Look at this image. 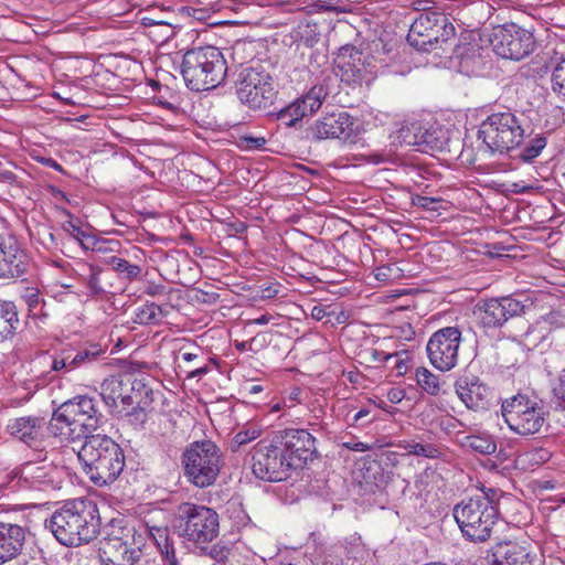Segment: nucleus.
I'll list each match as a JSON object with an SVG mask.
<instances>
[{
  "mask_svg": "<svg viewBox=\"0 0 565 565\" xmlns=\"http://www.w3.org/2000/svg\"><path fill=\"white\" fill-rule=\"evenodd\" d=\"M45 527L65 546L89 543L102 531L97 503L87 498L67 501L45 520Z\"/></svg>",
  "mask_w": 565,
  "mask_h": 565,
  "instance_id": "1",
  "label": "nucleus"
},
{
  "mask_svg": "<svg viewBox=\"0 0 565 565\" xmlns=\"http://www.w3.org/2000/svg\"><path fill=\"white\" fill-rule=\"evenodd\" d=\"M502 497L501 490L482 487L478 493L462 499L454 507V518L466 540L482 543L490 539L500 515L499 503Z\"/></svg>",
  "mask_w": 565,
  "mask_h": 565,
  "instance_id": "2",
  "label": "nucleus"
},
{
  "mask_svg": "<svg viewBox=\"0 0 565 565\" xmlns=\"http://www.w3.org/2000/svg\"><path fill=\"white\" fill-rule=\"evenodd\" d=\"M106 422L99 409V398L77 395L62 403L52 414L47 430L55 437L68 434L73 440L87 439Z\"/></svg>",
  "mask_w": 565,
  "mask_h": 565,
  "instance_id": "3",
  "label": "nucleus"
},
{
  "mask_svg": "<svg viewBox=\"0 0 565 565\" xmlns=\"http://www.w3.org/2000/svg\"><path fill=\"white\" fill-rule=\"evenodd\" d=\"M77 457L84 472L97 487L114 483L121 475L126 463L124 449L105 434L88 436L77 452Z\"/></svg>",
  "mask_w": 565,
  "mask_h": 565,
  "instance_id": "4",
  "label": "nucleus"
},
{
  "mask_svg": "<svg viewBox=\"0 0 565 565\" xmlns=\"http://www.w3.org/2000/svg\"><path fill=\"white\" fill-rule=\"evenodd\" d=\"M227 63L222 51L215 46H198L188 50L181 61L180 73L185 86L193 92L218 87L227 75Z\"/></svg>",
  "mask_w": 565,
  "mask_h": 565,
  "instance_id": "5",
  "label": "nucleus"
},
{
  "mask_svg": "<svg viewBox=\"0 0 565 565\" xmlns=\"http://www.w3.org/2000/svg\"><path fill=\"white\" fill-rule=\"evenodd\" d=\"M523 114L505 109L490 114L479 126L477 137L482 140L486 151L509 154L519 149L524 140Z\"/></svg>",
  "mask_w": 565,
  "mask_h": 565,
  "instance_id": "6",
  "label": "nucleus"
},
{
  "mask_svg": "<svg viewBox=\"0 0 565 565\" xmlns=\"http://www.w3.org/2000/svg\"><path fill=\"white\" fill-rule=\"evenodd\" d=\"M98 556L102 565H136L141 561L137 531L124 516L114 518L104 526Z\"/></svg>",
  "mask_w": 565,
  "mask_h": 565,
  "instance_id": "7",
  "label": "nucleus"
},
{
  "mask_svg": "<svg viewBox=\"0 0 565 565\" xmlns=\"http://www.w3.org/2000/svg\"><path fill=\"white\" fill-rule=\"evenodd\" d=\"M172 526L179 537L206 552L207 544L218 536V514L209 507L183 502L173 514Z\"/></svg>",
  "mask_w": 565,
  "mask_h": 565,
  "instance_id": "8",
  "label": "nucleus"
},
{
  "mask_svg": "<svg viewBox=\"0 0 565 565\" xmlns=\"http://www.w3.org/2000/svg\"><path fill=\"white\" fill-rule=\"evenodd\" d=\"M234 84L238 100L252 110H268L278 96L275 77L260 64L243 67Z\"/></svg>",
  "mask_w": 565,
  "mask_h": 565,
  "instance_id": "9",
  "label": "nucleus"
},
{
  "mask_svg": "<svg viewBox=\"0 0 565 565\" xmlns=\"http://www.w3.org/2000/svg\"><path fill=\"white\" fill-rule=\"evenodd\" d=\"M181 462L188 481L202 489L215 483L223 463L220 448L210 439L189 444Z\"/></svg>",
  "mask_w": 565,
  "mask_h": 565,
  "instance_id": "10",
  "label": "nucleus"
},
{
  "mask_svg": "<svg viewBox=\"0 0 565 565\" xmlns=\"http://www.w3.org/2000/svg\"><path fill=\"white\" fill-rule=\"evenodd\" d=\"M501 413L508 427L523 437L540 433L550 414L542 399L522 393L504 399Z\"/></svg>",
  "mask_w": 565,
  "mask_h": 565,
  "instance_id": "11",
  "label": "nucleus"
},
{
  "mask_svg": "<svg viewBox=\"0 0 565 565\" xmlns=\"http://www.w3.org/2000/svg\"><path fill=\"white\" fill-rule=\"evenodd\" d=\"M456 30L449 19L439 12L420 13L412 23L407 42L419 52L446 50L452 44Z\"/></svg>",
  "mask_w": 565,
  "mask_h": 565,
  "instance_id": "12",
  "label": "nucleus"
},
{
  "mask_svg": "<svg viewBox=\"0 0 565 565\" xmlns=\"http://www.w3.org/2000/svg\"><path fill=\"white\" fill-rule=\"evenodd\" d=\"M490 43L497 55L513 61L530 56L537 47L533 32L514 22L494 26Z\"/></svg>",
  "mask_w": 565,
  "mask_h": 565,
  "instance_id": "13",
  "label": "nucleus"
},
{
  "mask_svg": "<svg viewBox=\"0 0 565 565\" xmlns=\"http://www.w3.org/2000/svg\"><path fill=\"white\" fill-rule=\"evenodd\" d=\"M252 471L260 480L279 482L286 480L291 466L287 461L275 436L271 440H260L252 449Z\"/></svg>",
  "mask_w": 565,
  "mask_h": 565,
  "instance_id": "14",
  "label": "nucleus"
},
{
  "mask_svg": "<svg viewBox=\"0 0 565 565\" xmlns=\"http://www.w3.org/2000/svg\"><path fill=\"white\" fill-rule=\"evenodd\" d=\"M461 340L458 327H445L435 331L426 344L430 364L440 372L452 370L458 364Z\"/></svg>",
  "mask_w": 565,
  "mask_h": 565,
  "instance_id": "15",
  "label": "nucleus"
},
{
  "mask_svg": "<svg viewBox=\"0 0 565 565\" xmlns=\"http://www.w3.org/2000/svg\"><path fill=\"white\" fill-rule=\"evenodd\" d=\"M274 436L292 470L303 468L318 455L316 438L307 429L288 428Z\"/></svg>",
  "mask_w": 565,
  "mask_h": 565,
  "instance_id": "16",
  "label": "nucleus"
},
{
  "mask_svg": "<svg viewBox=\"0 0 565 565\" xmlns=\"http://www.w3.org/2000/svg\"><path fill=\"white\" fill-rule=\"evenodd\" d=\"M359 134L358 119L347 111L328 114L315 120L306 130V137L316 141L334 138L345 142H355Z\"/></svg>",
  "mask_w": 565,
  "mask_h": 565,
  "instance_id": "17",
  "label": "nucleus"
},
{
  "mask_svg": "<svg viewBox=\"0 0 565 565\" xmlns=\"http://www.w3.org/2000/svg\"><path fill=\"white\" fill-rule=\"evenodd\" d=\"M396 138L401 146L415 147L417 151L433 154L447 148L449 131L441 126L426 128L419 122H412L403 126Z\"/></svg>",
  "mask_w": 565,
  "mask_h": 565,
  "instance_id": "18",
  "label": "nucleus"
},
{
  "mask_svg": "<svg viewBox=\"0 0 565 565\" xmlns=\"http://www.w3.org/2000/svg\"><path fill=\"white\" fill-rule=\"evenodd\" d=\"M531 305L513 298L512 296L491 298L481 301L477 306V315L479 324L484 329L501 328L509 319L520 317L525 313Z\"/></svg>",
  "mask_w": 565,
  "mask_h": 565,
  "instance_id": "19",
  "label": "nucleus"
},
{
  "mask_svg": "<svg viewBox=\"0 0 565 565\" xmlns=\"http://www.w3.org/2000/svg\"><path fill=\"white\" fill-rule=\"evenodd\" d=\"M17 479L20 488L39 491L60 489L62 470L52 462L28 461L13 471L12 480Z\"/></svg>",
  "mask_w": 565,
  "mask_h": 565,
  "instance_id": "20",
  "label": "nucleus"
},
{
  "mask_svg": "<svg viewBox=\"0 0 565 565\" xmlns=\"http://www.w3.org/2000/svg\"><path fill=\"white\" fill-rule=\"evenodd\" d=\"M337 75L349 85L369 82L372 75V65L361 51L351 45L342 46L337 58Z\"/></svg>",
  "mask_w": 565,
  "mask_h": 565,
  "instance_id": "21",
  "label": "nucleus"
},
{
  "mask_svg": "<svg viewBox=\"0 0 565 565\" xmlns=\"http://www.w3.org/2000/svg\"><path fill=\"white\" fill-rule=\"evenodd\" d=\"M455 391L467 408L487 409L493 398L492 390L477 375L463 373L455 382Z\"/></svg>",
  "mask_w": 565,
  "mask_h": 565,
  "instance_id": "22",
  "label": "nucleus"
},
{
  "mask_svg": "<svg viewBox=\"0 0 565 565\" xmlns=\"http://www.w3.org/2000/svg\"><path fill=\"white\" fill-rule=\"evenodd\" d=\"M29 533L26 525L0 516V565L21 555Z\"/></svg>",
  "mask_w": 565,
  "mask_h": 565,
  "instance_id": "23",
  "label": "nucleus"
},
{
  "mask_svg": "<svg viewBox=\"0 0 565 565\" xmlns=\"http://www.w3.org/2000/svg\"><path fill=\"white\" fill-rule=\"evenodd\" d=\"M28 266V255L13 236L0 237V278H17Z\"/></svg>",
  "mask_w": 565,
  "mask_h": 565,
  "instance_id": "24",
  "label": "nucleus"
},
{
  "mask_svg": "<svg viewBox=\"0 0 565 565\" xmlns=\"http://www.w3.org/2000/svg\"><path fill=\"white\" fill-rule=\"evenodd\" d=\"M129 377L111 376L102 383L100 398L111 414L124 413L131 406Z\"/></svg>",
  "mask_w": 565,
  "mask_h": 565,
  "instance_id": "25",
  "label": "nucleus"
},
{
  "mask_svg": "<svg viewBox=\"0 0 565 565\" xmlns=\"http://www.w3.org/2000/svg\"><path fill=\"white\" fill-rule=\"evenodd\" d=\"M46 422L43 417L26 416L10 422V434L30 447L38 448L44 439Z\"/></svg>",
  "mask_w": 565,
  "mask_h": 565,
  "instance_id": "26",
  "label": "nucleus"
},
{
  "mask_svg": "<svg viewBox=\"0 0 565 565\" xmlns=\"http://www.w3.org/2000/svg\"><path fill=\"white\" fill-rule=\"evenodd\" d=\"M489 563L490 565H533V557L526 546L505 541L491 548Z\"/></svg>",
  "mask_w": 565,
  "mask_h": 565,
  "instance_id": "27",
  "label": "nucleus"
},
{
  "mask_svg": "<svg viewBox=\"0 0 565 565\" xmlns=\"http://www.w3.org/2000/svg\"><path fill=\"white\" fill-rule=\"evenodd\" d=\"M21 327L17 306L12 301H0V340L12 338Z\"/></svg>",
  "mask_w": 565,
  "mask_h": 565,
  "instance_id": "28",
  "label": "nucleus"
},
{
  "mask_svg": "<svg viewBox=\"0 0 565 565\" xmlns=\"http://www.w3.org/2000/svg\"><path fill=\"white\" fill-rule=\"evenodd\" d=\"M106 350L99 343H85L81 347H72L74 365L77 369L87 366L104 359Z\"/></svg>",
  "mask_w": 565,
  "mask_h": 565,
  "instance_id": "29",
  "label": "nucleus"
},
{
  "mask_svg": "<svg viewBox=\"0 0 565 565\" xmlns=\"http://www.w3.org/2000/svg\"><path fill=\"white\" fill-rule=\"evenodd\" d=\"M169 313L167 307L154 302H146L137 308L135 313V322L145 326H158Z\"/></svg>",
  "mask_w": 565,
  "mask_h": 565,
  "instance_id": "30",
  "label": "nucleus"
},
{
  "mask_svg": "<svg viewBox=\"0 0 565 565\" xmlns=\"http://www.w3.org/2000/svg\"><path fill=\"white\" fill-rule=\"evenodd\" d=\"M547 146V136L544 132H539L529 137V140L520 149L519 153L514 157L523 163H532Z\"/></svg>",
  "mask_w": 565,
  "mask_h": 565,
  "instance_id": "31",
  "label": "nucleus"
},
{
  "mask_svg": "<svg viewBox=\"0 0 565 565\" xmlns=\"http://www.w3.org/2000/svg\"><path fill=\"white\" fill-rule=\"evenodd\" d=\"M131 406L148 407L153 402V391L143 379L130 380Z\"/></svg>",
  "mask_w": 565,
  "mask_h": 565,
  "instance_id": "32",
  "label": "nucleus"
},
{
  "mask_svg": "<svg viewBox=\"0 0 565 565\" xmlns=\"http://www.w3.org/2000/svg\"><path fill=\"white\" fill-rule=\"evenodd\" d=\"M50 359L51 371L56 372L60 376H64L65 374H68L76 370L75 365L73 364L74 361L72 354V347L70 345L56 351L54 354L50 356Z\"/></svg>",
  "mask_w": 565,
  "mask_h": 565,
  "instance_id": "33",
  "label": "nucleus"
},
{
  "mask_svg": "<svg viewBox=\"0 0 565 565\" xmlns=\"http://www.w3.org/2000/svg\"><path fill=\"white\" fill-rule=\"evenodd\" d=\"M308 115H311L309 109L301 103V99L298 98L290 105L281 108L277 114V118L286 126L291 127Z\"/></svg>",
  "mask_w": 565,
  "mask_h": 565,
  "instance_id": "34",
  "label": "nucleus"
},
{
  "mask_svg": "<svg viewBox=\"0 0 565 565\" xmlns=\"http://www.w3.org/2000/svg\"><path fill=\"white\" fill-rule=\"evenodd\" d=\"M415 379L419 387L427 394L431 396H436L439 394L441 388L440 379L438 375L434 374L427 367H417L415 372Z\"/></svg>",
  "mask_w": 565,
  "mask_h": 565,
  "instance_id": "35",
  "label": "nucleus"
},
{
  "mask_svg": "<svg viewBox=\"0 0 565 565\" xmlns=\"http://www.w3.org/2000/svg\"><path fill=\"white\" fill-rule=\"evenodd\" d=\"M463 445L480 455H491L497 450V444L489 435L467 436Z\"/></svg>",
  "mask_w": 565,
  "mask_h": 565,
  "instance_id": "36",
  "label": "nucleus"
},
{
  "mask_svg": "<svg viewBox=\"0 0 565 565\" xmlns=\"http://www.w3.org/2000/svg\"><path fill=\"white\" fill-rule=\"evenodd\" d=\"M108 264L121 278L129 281L136 279L141 274V267L139 265L130 264L128 260L117 256H111Z\"/></svg>",
  "mask_w": 565,
  "mask_h": 565,
  "instance_id": "37",
  "label": "nucleus"
},
{
  "mask_svg": "<svg viewBox=\"0 0 565 565\" xmlns=\"http://www.w3.org/2000/svg\"><path fill=\"white\" fill-rule=\"evenodd\" d=\"M550 387L555 409L565 412V371H562L555 379L551 380Z\"/></svg>",
  "mask_w": 565,
  "mask_h": 565,
  "instance_id": "38",
  "label": "nucleus"
},
{
  "mask_svg": "<svg viewBox=\"0 0 565 565\" xmlns=\"http://www.w3.org/2000/svg\"><path fill=\"white\" fill-rule=\"evenodd\" d=\"M328 92L322 85H315L303 97L301 103L307 106L310 114L317 111L327 97Z\"/></svg>",
  "mask_w": 565,
  "mask_h": 565,
  "instance_id": "39",
  "label": "nucleus"
},
{
  "mask_svg": "<svg viewBox=\"0 0 565 565\" xmlns=\"http://www.w3.org/2000/svg\"><path fill=\"white\" fill-rule=\"evenodd\" d=\"M404 449L409 455L423 456L430 459H436L441 456L440 449L434 444H422L411 441L404 446Z\"/></svg>",
  "mask_w": 565,
  "mask_h": 565,
  "instance_id": "40",
  "label": "nucleus"
},
{
  "mask_svg": "<svg viewBox=\"0 0 565 565\" xmlns=\"http://www.w3.org/2000/svg\"><path fill=\"white\" fill-rule=\"evenodd\" d=\"M551 83L552 90L565 103V58L554 67Z\"/></svg>",
  "mask_w": 565,
  "mask_h": 565,
  "instance_id": "41",
  "label": "nucleus"
},
{
  "mask_svg": "<svg viewBox=\"0 0 565 565\" xmlns=\"http://www.w3.org/2000/svg\"><path fill=\"white\" fill-rule=\"evenodd\" d=\"M146 408L147 407L143 406H130V408H127L124 413H119L118 415L126 417L130 425L139 429L143 427L148 418Z\"/></svg>",
  "mask_w": 565,
  "mask_h": 565,
  "instance_id": "42",
  "label": "nucleus"
},
{
  "mask_svg": "<svg viewBox=\"0 0 565 565\" xmlns=\"http://www.w3.org/2000/svg\"><path fill=\"white\" fill-rule=\"evenodd\" d=\"M102 270L97 267H88V274L85 277V286L89 289L90 294L94 296H100L105 294V289L100 285V275Z\"/></svg>",
  "mask_w": 565,
  "mask_h": 565,
  "instance_id": "43",
  "label": "nucleus"
},
{
  "mask_svg": "<svg viewBox=\"0 0 565 565\" xmlns=\"http://www.w3.org/2000/svg\"><path fill=\"white\" fill-rule=\"evenodd\" d=\"M266 142V138L262 136L242 135L238 137L237 145L242 150L254 151L263 149Z\"/></svg>",
  "mask_w": 565,
  "mask_h": 565,
  "instance_id": "44",
  "label": "nucleus"
},
{
  "mask_svg": "<svg viewBox=\"0 0 565 565\" xmlns=\"http://www.w3.org/2000/svg\"><path fill=\"white\" fill-rule=\"evenodd\" d=\"M63 230L71 235L73 238L78 241L84 247L88 241L93 239V237L85 233L76 223L73 221H66L63 223Z\"/></svg>",
  "mask_w": 565,
  "mask_h": 565,
  "instance_id": "45",
  "label": "nucleus"
},
{
  "mask_svg": "<svg viewBox=\"0 0 565 565\" xmlns=\"http://www.w3.org/2000/svg\"><path fill=\"white\" fill-rule=\"evenodd\" d=\"M164 565H179L172 539L157 546Z\"/></svg>",
  "mask_w": 565,
  "mask_h": 565,
  "instance_id": "46",
  "label": "nucleus"
},
{
  "mask_svg": "<svg viewBox=\"0 0 565 565\" xmlns=\"http://www.w3.org/2000/svg\"><path fill=\"white\" fill-rule=\"evenodd\" d=\"M440 202L441 199L437 198L424 196L419 194L412 196V204L414 206L422 207L428 211H436Z\"/></svg>",
  "mask_w": 565,
  "mask_h": 565,
  "instance_id": "47",
  "label": "nucleus"
},
{
  "mask_svg": "<svg viewBox=\"0 0 565 565\" xmlns=\"http://www.w3.org/2000/svg\"><path fill=\"white\" fill-rule=\"evenodd\" d=\"M259 435H260V431L256 430V429H253V430L247 429V430L238 431L233 438L232 449L235 450V446L239 447L242 445L248 444L252 440H255L256 438L259 437Z\"/></svg>",
  "mask_w": 565,
  "mask_h": 565,
  "instance_id": "48",
  "label": "nucleus"
},
{
  "mask_svg": "<svg viewBox=\"0 0 565 565\" xmlns=\"http://www.w3.org/2000/svg\"><path fill=\"white\" fill-rule=\"evenodd\" d=\"M184 9L190 17L200 22H207V20L211 18V14L213 13L209 7L188 6Z\"/></svg>",
  "mask_w": 565,
  "mask_h": 565,
  "instance_id": "49",
  "label": "nucleus"
},
{
  "mask_svg": "<svg viewBox=\"0 0 565 565\" xmlns=\"http://www.w3.org/2000/svg\"><path fill=\"white\" fill-rule=\"evenodd\" d=\"M149 535L154 541L156 545L159 546L171 537L169 536V530L166 526H148Z\"/></svg>",
  "mask_w": 565,
  "mask_h": 565,
  "instance_id": "50",
  "label": "nucleus"
},
{
  "mask_svg": "<svg viewBox=\"0 0 565 565\" xmlns=\"http://www.w3.org/2000/svg\"><path fill=\"white\" fill-rule=\"evenodd\" d=\"M201 553L204 555H209L212 559L216 561L217 563H221L227 558L230 551L223 545L214 544L210 546L207 544L206 552Z\"/></svg>",
  "mask_w": 565,
  "mask_h": 565,
  "instance_id": "51",
  "label": "nucleus"
},
{
  "mask_svg": "<svg viewBox=\"0 0 565 565\" xmlns=\"http://www.w3.org/2000/svg\"><path fill=\"white\" fill-rule=\"evenodd\" d=\"M372 358H373V361H375V362L386 363L390 360H392L393 358H397V352L396 353H386L384 351H379V350L374 349V350H372Z\"/></svg>",
  "mask_w": 565,
  "mask_h": 565,
  "instance_id": "52",
  "label": "nucleus"
},
{
  "mask_svg": "<svg viewBox=\"0 0 565 565\" xmlns=\"http://www.w3.org/2000/svg\"><path fill=\"white\" fill-rule=\"evenodd\" d=\"M145 292L151 297L163 296L167 295V288L163 285L153 284L148 286Z\"/></svg>",
  "mask_w": 565,
  "mask_h": 565,
  "instance_id": "53",
  "label": "nucleus"
},
{
  "mask_svg": "<svg viewBox=\"0 0 565 565\" xmlns=\"http://www.w3.org/2000/svg\"><path fill=\"white\" fill-rule=\"evenodd\" d=\"M326 316L327 310L326 307L322 305L313 306V308L311 309V317L317 321L322 320Z\"/></svg>",
  "mask_w": 565,
  "mask_h": 565,
  "instance_id": "54",
  "label": "nucleus"
},
{
  "mask_svg": "<svg viewBox=\"0 0 565 565\" xmlns=\"http://www.w3.org/2000/svg\"><path fill=\"white\" fill-rule=\"evenodd\" d=\"M40 161H41V162H42V164H44L45 167H50V168H52V169H54V170H56V171H60V172H62V173H64V172H65V171H64V169H63V167H62V166H61L56 160H54V159H52V158H42Z\"/></svg>",
  "mask_w": 565,
  "mask_h": 565,
  "instance_id": "55",
  "label": "nucleus"
},
{
  "mask_svg": "<svg viewBox=\"0 0 565 565\" xmlns=\"http://www.w3.org/2000/svg\"><path fill=\"white\" fill-rule=\"evenodd\" d=\"M153 100L157 105H160L167 109H171L173 107V105L171 103H169L168 100H166L164 98V95L161 93H158V95H154L153 96Z\"/></svg>",
  "mask_w": 565,
  "mask_h": 565,
  "instance_id": "56",
  "label": "nucleus"
},
{
  "mask_svg": "<svg viewBox=\"0 0 565 565\" xmlns=\"http://www.w3.org/2000/svg\"><path fill=\"white\" fill-rule=\"evenodd\" d=\"M256 341H257V339H256V338H253V339L249 341V343H247V342H236V343H235V348H236L238 351H241V352H243V351H245V350H247V349L252 350V349H253L252 347H253V344H254Z\"/></svg>",
  "mask_w": 565,
  "mask_h": 565,
  "instance_id": "57",
  "label": "nucleus"
},
{
  "mask_svg": "<svg viewBox=\"0 0 565 565\" xmlns=\"http://www.w3.org/2000/svg\"><path fill=\"white\" fill-rule=\"evenodd\" d=\"M141 22H142V25H145V26L166 24L163 21L156 20V19H152L150 17L142 18Z\"/></svg>",
  "mask_w": 565,
  "mask_h": 565,
  "instance_id": "58",
  "label": "nucleus"
},
{
  "mask_svg": "<svg viewBox=\"0 0 565 565\" xmlns=\"http://www.w3.org/2000/svg\"><path fill=\"white\" fill-rule=\"evenodd\" d=\"M322 8L324 11H328V12H335V13L347 12V9L333 6L331 3H324L322 6Z\"/></svg>",
  "mask_w": 565,
  "mask_h": 565,
  "instance_id": "59",
  "label": "nucleus"
},
{
  "mask_svg": "<svg viewBox=\"0 0 565 565\" xmlns=\"http://www.w3.org/2000/svg\"><path fill=\"white\" fill-rule=\"evenodd\" d=\"M370 411L366 408L360 409L354 416H353V423L359 424L360 420L366 416H369Z\"/></svg>",
  "mask_w": 565,
  "mask_h": 565,
  "instance_id": "60",
  "label": "nucleus"
},
{
  "mask_svg": "<svg viewBox=\"0 0 565 565\" xmlns=\"http://www.w3.org/2000/svg\"><path fill=\"white\" fill-rule=\"evenodd\" d=\"M395 359V365L394 367L397 370L398 374H403L404 372H406L407 370V366L405 364V362L401 359L397 358H394Z\"/></svg>",
  "mask_w": 565,
  "mask_h": 565,
  "instance_id": "61",
  "label": "nucleus"
},
{
  "mask_svg": "<svg viewBox=\"0 0 565 565\" xmlns=\"http://www.w3.org/2000/svg\"><path fill=\"white\" fill-rule=\"evenodd\" d=\"M388 399H390L392 403H398V402H401V399H402V392H401V391H396V390H392V391L388 393Z\"/></svg>",
  "mask_w": 565,
  "mask_h": 565,
  "instance_id": "62",
  "label": "nucleus"
},
{
  "mask_svg": "<svg viewBox=\"0 0 565 565\" xmlns=\"http://www.w3.org/2000/svg\"><path fill=\"white\" fill-rule=\"evenodd\" d=\"M149 84H150V86H151L154 90H157L158 93H161V90H164V92H168V90H169L168 86L162 85V84H161L160 82H158V81L151 79V81L149 82Z\"/></svg>",
  "mask_w": 565,
  "mask_h": 565,
  "instance_id": "63",
  "label": "nucleus"
},
{
  "mask_svg": "<svg viewBox=\"0 0 565 565\" xmlns=\"http://www.w3.org/2000/svg\"><path fill=\"white\" fill-rule=\"evenodd\" d=\"M271 319V316L269 315H262L259 318H256L253 320V323H256V324H267Z\"/></svg>",
  "mask_w": 565,
  "mask_h": 565,
  "instance_id": "64",
  "label": "nucleus"
}]
</instances>
